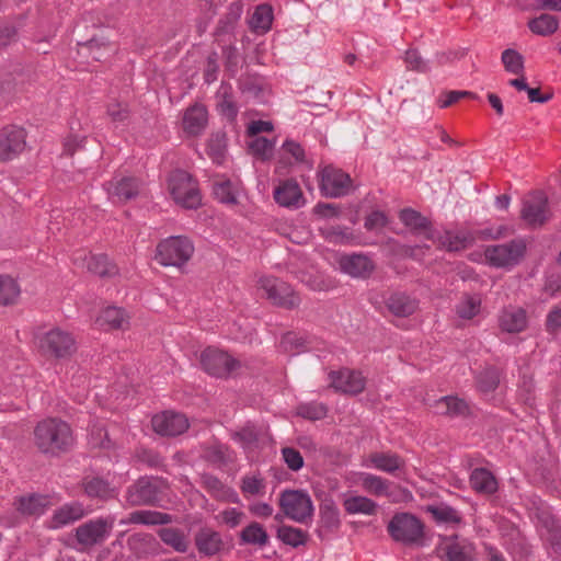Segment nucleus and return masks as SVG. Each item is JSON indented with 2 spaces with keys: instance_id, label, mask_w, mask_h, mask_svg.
Masks as SVG:
<instances>
[{
  "instance_id": "f257e3e1",
  "label": "nucleus",
  "mask_w": 561,
  "mask_h": 561,
  "mask_svg": "<svg viewBox=\"0 0 561 561\" xmlns=\"http://www.w3.org/2000/svg\"><path fill=\"white\" fill-rule=\"evenodd\" d=\"M33 440L41 454L51 457L69 451L75 445L71 426L59 417L39 421L34 427Z\"/></svg>"
},
{
  "instance_id": "f03ea898",
  "label": "nucleus",
  "mask_w": 561,
  "mask_h": 561,
  "mask_svg": "<svg viewBox=\"0 0 561 561\" xmlns=\"http://www.w3.org/2000/svg\"><path fill=\"white\" fill-rule=\"evenodd\" d=\"M36 344L43 356L55 359L70 358L77 351L73 334L58 327L38 334Z\"/></svg>"
},
{
  "instance_id": "7ed1b4c3",
  "label": "nucleus",
  "mask_w": 561,
  "mask_h": 561,
  "mask_svg": "<svg viewBox=\"0 0 561 561\" xmlns=\"http://www.w3.org/2000/svg\"><path fill=\"white\" fill-rule=\"evenodd\" d=\"M194 253L193 242L184 236H172L160 241L156 249V260L163 266L181 267Z\"/></svg>"
},
{
  "instance_id": "20e7f679",
  "label": "nucleus",
  "mask_w": 561,
  "mask_h": 561,
  "mask_svg": "<svg viewBox=\"0 0 561 561\" xmlns=\"http://www.w3.org/2000/svg\"><path fill=\"white\" fill-rule=\"evenodd\" d=\"M169 190L176 204L186 209H196L202 204L197 182L184 170H175L169 178Z\"/></svg>"
},
{
  "instance_id": "39448f33",
  "label": "nucleus",
  "mask_w": 561,
  "mask_h": 561,
  "mask_svg": "<svg viewBox=\"0 0 561 561\" xmlns=\"http://www.w3.org/2000/svg\"><path fill=\"white\" fill-rule=\"evenodd\" d=\"M526 250L525 240L517 238L506 243L488 245L484 250V256L490 266L511 270L519 264L526 254Z\"/></svg>"
},
{
  "instance_id": "423d86ee",
  "label": "nucleus",
  "mask_w": 561,
  "mask_h": 561,
  "mask_svg": "<svg viewBox=\"0 0 561 561\" xmlns=\"http://www.w3.org/2000/svg\"><path fill=\"white\" fill-rule=\"evenodd\" d=\"M259 290H261L262 296L268 299L273 305L285 309H295L301 301L299 295L293 287L277 277H261L259 279Z\"/></svg>"
},
{
  "instance_id": "0eeeda50",
  "label": "nucleus",
  "mask_w": 561,
  "mask_h": 561,
  "mask_svg": "<svg viewBox=\"0 0 561 561\" xmlns=\"http://www.w3.org/2000/svg\"><path fill=\"white\" fill-rule=\"evenodd\" d=\"M279 507L287 518L300 524L313 514L311 497L302 490H284L279 495Z\"/></svg>"
},
{
  "instance_id": "6e6552de",
  "label": "nucleus",
  "mask_w": 561,
  "mask_h": 561,
  "mask_svg": "<svg viewBox=\"0 0 561 561\" xmlns=\"http://www.w3.org/2000/svg\"><path fill=\"white\" fill-rule=\"evenodd\" d=\"M199 362L204 371L216 378H229L241 368L237 358L211 346L201 353Z\"/></svg>"
},
{
  "instance_id": "1a4fd4ad",
  "label": "nucleus",
  "mask_w": 561,
  "mask_h": 561,
  "mask_svg": "<svg viewBox=\"0 0 561 561\" xmlns=\"http://www.w3.org/2000/svg\"><path fill=\"white\" fill-rule=\"evenodd\" d=\"M388 533L396 540L405 545L419 543L424 536V525L412 514H396L388 524Z\"/></svg>"
},
{
  "instance_id": "9d476101",
  "label": "nucleus",
  "mask_w": 561,
  "mask_h": 561,
  "mask_svg": "<svg viewBox=\"0 0 561 561\" xmlns=\"http://www.w3.org/2000/svg\"><path fill=\"white\" fill-rule=\"evenodd\" d=\"M319 178V190L324 197L340 198L346 196L352 188L350 174L335 167H324Z\"/></svg>"
},
{
  "instance_id": "9b49d317",
  "label": "nucleus",
  "mask_w": 561,
  "mask_h": 561,
  "mask_svg": "<svg viewBox=\"0 0 561 561\" xmlns=\"http://www.w3.org/2000/svg\"><path fill=\"white\" fill-rule=\"evenodd\" d=\"M550 217L548 197L536 191L523 199L520 218L531 228L541 227Z\"/></svg>"
},
{
  "instance_id": "f8f14e48",
  "label": "nucleus",
  "mask_w": 561,
  "mask_h": 561,
  "mask_svg": "<svg viewBox=\"0 0 561 561\" xmlns=\"http://www.w3.org/2000/svg\"><path fill=\"white\" fill-rule=\"evenodd\" d=\"M26 147V131L16 125L0 129V161L7 162L19 157Z\"/></svg>"
},
{
  "instance_id": "ddd939ff",
  "label": "nucleus",
  "mask_w": 561,
  "mask_h": 561,
  "mask_svg": "<svg viewBox=\"0 0 561 561\" xmlns=\"http://www.w3.org/2000/svg\"><path fill=\"white\" fill-rule=\"evenodd\" d=\"M159 497L156 480L142 477L126 489L125 500L129 506L153 505Z\"/></svg>"
},
{
  "instance_id": "4468645a",
  "label": "nucleus",
  "mask_w": 561,
  "mask_h": 561,
  "mask_svg": "<svg viewBox=\"0 0 561 561\" xmlns=\"http://www.w3.org/2000/svg\"><path fill=\"white\" fill-rule=\"evenodd\" d=\"M151 424L157 434L168 437L179 436L190 427L188 419L185 414L171 410L153 415Z\"/></svg>"
},
{
  "instance_id": "2eb2a0df",
  "label": "nucleus",
  "mask_w": 561,
  "mask_h": 561,
  "mask_svg": "<svg viewBox=\"0 0 561 561\" xmlns=\"http://www.w3.org/2000/svg\"><path fill=\"white\" fill-rule=\"evenodd\" d=\"M103 186L114 204H124L134 199L141 191V182L134 176H114Z\"/></svg>"
},
{
  "instance_id": "dca6fc26",
  "label": "nucleus",
  "mask_w": 561,
  "mask_h": 561,
  "mask_svg": "<svg viewBox=\"0 0 561 561\" xmlns=\"http://www.w3.org/2000/svg\"><path fill=\"white\" fill-rule=\"evenodd\" d=\"M330 387L335 391L355 396L364 391L366 379L360 371L343 368L329 374Z\"/></svg>"
},
{
  "instance_id": "f3484780",
  "label": "nucleus",
  "mask_w": 561,
  "mask_h": 561,
  "mask_svg": "<svg viewBox=\"0 0 561 561\" xmlns=\"http://www.w3.org/2000/svg\"><path fill=\"white\" fill-rule=\"evenodd\" d=\"M427 240L438 244L439 248L449 252H457L473 245L477 237L473 231H450L446 230L444 233L428 232L425 234Z\"/></svg>"
},
{
  "instance_id": "a211bd4d",
  "label": "nucleus",
  "mask_w": 561,
  "mask_h": 561,
  "mask_svg": "<svg viewBox=\"0 0 561 561\" xmlns=\"http://www.w3.org/2000/svg\"><path fill=\"white\" fill-rule=\"evenodd\" d=\"M112 527L113 523L107 519H91L76 529V539L80 545L94 546L110 536Z\"/></svg>"
},
{
  "instance_id": "6ab92c4d",
  "label": "nucleus",
  "mask_w": 561,
  "mask_h": 561,
  "mask_svg": "<svg viewBox=\"0 0 561 561\" xmlns=\"http://www.w3.org/2000/svg\"><path fill=\"white\" fill-rule=\"evenodd\" d=\"M273 196L276 204L288 209H298L306 204L301 187L294 179L279 181L278 185L274 188Z\"/></svg>"
},
{
  "instance_id": "aec40b11",
  "label": "nucleus",
  "mask_w": 561,
  "mask_h": 561,
  "mask_svg": "<svg viewBox=\"0 0 561 561\" xmlns=\"http://www.w3.org/2000/svg\"><path fill=\"white\" fill-rule=\"evenodd\" d=\"M339 265L343 273L356 277L367 278L373 273L374 262L364 254H345L339 259Z\"/></svg>"
},
{
  "instance_id": "412c9836",
  "label": "nucleus",
  "mask_w": 561,
  "mask_h": 561,
  "mask_svg": "<svg viewBox=\"0 0 561 561\" xmlns=\"http://www.w3.org/2000/svg\"><path fill=\"white\" fill-rule=\"evenodd\" d=\"M195 546L199 554L211 558L224 548L221 535L208 527L201 528L194 537Z\"/></svg>"
},
{
  "instance_id": "4be33fe9",
  "label": "nucleus",
  "mask_w": 561,
  "mask_h": 561,
  "mask_svg": "<svg viewBox=\"0 0 561 561\" xmlns=\"http://www.w3.org/2000/svg\"><path fill=\"white\" fill-rule=\"evenodd\" d=\"M85 510L79 502L66 503L57 508L48 522V527L59 529L85 516Z\"/></svg>"
},
{
  "instance_id": "5701e85b",
  "label": "nucleus",
  "mask_w": 561,
  "mask_h": 561,
  "mask_svg": "<svg viewBox=\"0 0 561 561\" xmlns=\"http://www.w3.org/2000/svg\"><path fill=\"white\" fill-rule=\"evenodd\" d=\"M208 122V113L203 104L195 103L187 107L183 115V129L190 136L201 135Z\"/></svg>"
},
{
  "instance_id": "b1692460",
  "label": "nucleus",
  "mask_w": 561,
  "mask_h": 561,
  "mask_svg": "<svg viewBox=\"0 0 561 561\" xmlns=\"http://www.w3.org/2000/svg\"><path fill=\"white\" fill-rule=\"evenodd\" d=\"M85 495L90 499L107 501L117 495V490L104 478L87 476L81 482Z\"/></svg>"
},
{
  "instance_id": "393cba45",
  "label": "nucleus",
  "mask_w": 561,
  "mask_h": 561,
  "mask_svg": "<svg viewBox=\"0 0 561 561\" xmlns=\"http://www.w3.org/2000/svg\"><path fill=\"white\" fill-rule=\"evenodd\" d=\"M471 489L481 495H493L497 492L499 483L495 476L486 468H474L469 477Z\"/></svg>"
},
{
  "instance_id": "a878e982",
  "label": "nucleus",
  "mask_w": 561,
  "mask_h": 561,
  "mask_svg": "<svg viewBox=\"0 0 561 561\" xmlns=\"http://www.w3.org/2000/svg\"><path fill=\"white\" fill-rule=\"evenodd\" d=\"M95 323L103 330H124L129 324V317L123 308L110 306L101 311Z\"/></svg>"
},
{
  "instance_id": "bb28decb",
  "label": "nucleus",
  "mask_w": 561,
  "mask_h": 561,
  "mask_svg": "<svg viewBox=\"0 0 561 561\" xmlns=\"http://www.w3.org/2000/svg\"><path fill=\"white\" fill-rule=\"evenodd\" d=\"M173 522V518L170 514L159 512V511H149V510H139L131 512L126 518L121 520L122 525H146V526H156V525H168Z\"/></svg>"
},
{
  "instance_id": "cd10ccee",
  "label": "nucleus",
  "mask_w": 561,
  "mask_h": 561,
  "mask_svg": "<svg viewBox=\"0 0 561 561\" xmlns=\"http://www.w3.org/2000/svg\"><path fill=\"white\" fill-rule=\"evenodd\" d=\"M386 306L393 316L407 318L416 311L419 300L405 293L396 291L386 299Z\"/></svg>"
},
{
  "instance_id": "c85d7f7f",
  "label": "nucleus",
  "mask_w": 561,
  "mask_h": 561,
  "mask_svg": "<svg viewBox=\"0 0 561 561\" xmlns=\"http://www.w3.org/2000/svg\"><path fill=\"white\" fill-rule=\"evenodd\" d=\"M500 328L507 333H519L527 328V314L523 308L503 309L499 318Z\"/></svg>"
},
{
  "instance_id": "c756f323",
  "label": "nucleus",
  "mask_w": 561,
  "mask_h": 561,
  "mask_svg": "<svg viewBox=\"0 0 561 561\" xmlns=\"http://www.w3.org/2000/svg\"><path fill=\"white\" fill-rule=\"evenodd\" d=\"M216 102L218 112L229 122H233L239 113V108L233 95V89L229 83H221L217 93Z\"/></svg>"
},
{
  "instance_id": "7c9ffc66",
  "label": "nucleus",
  "mask_w": 561,
  "mask_h": 561,
  "mask_svg": "<svg viewBox=\"0 0 561 561\" xmlns=\"http://www.w3.org/2000/svg\"><path fill=\"white\" fill-rule=\"evenodd\" d=\"M368 461L375 469L394 474L397 471L405 467V461L396 453H373L369 455Z\"/></svg>"
},
{
  "instance_id": "2f4dec72",
  "label": "nucleus",
  "mask_w": 561,
  "mask_h": 561,
  "mask_svg": "<svg viewBox=\"0 0 561 561\" xmlns=\"http://www.w3.org/2000/svg\"><path fill=\"white\" fill-rule=\"evenodd\" d=\"M203 486L217 500L239 503L238 494L210 473L202 476Z\"/></svg>"
},
{
  "instance_id": "473e14b6",
  "label": "nucleus",
  "mask_w": 561,
  "mask_h": 561,
  "mask_svg": "<svg viewBox=\"0 0 561 561\" xmlns=\"http://www.w3.org/2000/svg\"><path fill=\"white\" fill-rule=\"evenodd\" d=\"M243 12V4L241 1L231 2L226 13L218 20L215 28V35L221 36L233 33L238 22L241 19Z\"/></svg>"
},
{
  "instance_id": "72a5a7b5",
  "label": "nucleus",
  "mask_w": 561,
  "mask_h": 561,
  "mask_svg": "<svg viewBox=\"0 0 561 561\" xmlns=\"http://www.w3.org/2000/svg\"><path fill=\"white\" fill-rule=\"evenodd\" d=\"M436 408L439 414L448 417L467 416L470 413L468 403L455 396H445L436 401Z\"/></svg>"
},
{
  "instance_id": "f704fd0d",
  "label": "nucleus",
  "mask_w": 561,
  "mask_h": 561,
  "mask_svg": "<svg viewBox=\"0 0 561 561\" xmlns=\"http://www.w3.org/2000/svg\"><path fill=\"white\" fill-rule=\"evenodd\" d=\"M50 499L46 495L32 494L22 496L18 502V510L22 514L39 516L50 506Z\"/></svg>"
},
{
  "instance_id": "c9c22d12",
  "label": "nucleus",
  "mask_w": 561,
  "mask_h": 561,
  "mask_svg": "<svg viewBox=\"0 0 561 561\" xmlns=\"http://www.w3.org/2000/svg\"><path fill=\"white\" fill-rule=\"evenodd\" d=\"M399 219L412 231H425L426 234L428 232H435L432 230L431 220L413 208L407 207L401 209L399 213Z\"/></svg>"
},
{
  "instance_id": "e433bc0d",
  "label": "nucleus",
  "mask_w": 561,
  "mask_h": 561,
  "mask_svg": "<svg viewBox=\"0 0 561 561\" xmlns=\"http://www.w3.org/2000/svg\"><path fill=\"white\" fill-rule=\"evenodd\" d=\"M87 268L100 277L110 278L118 274V267L105 254L89 255L87 257Z\"/></svg>"
},
{
  "instance_id": "4c0bfd02",
  "label": "nucleus",
  "mask_w": 561,
  "mask_h": 561,
  "mask_svg": "<svg viewBox=\"0 0 561 561\" xmlns=\"http://www.w3.org/2000/svg\"><path fill=\"white\" fill-rule=\"evenodd\" d=\"M158 536L164 545L171 547L176 552L184 553L190 547L186 535L179 528H160Z\"/></svg>"
},
{
  "instance_id": "58836bf2",
  "label": "nucleus",
  "mask_w": 561,
  "mask_h": 561,
  "mask_svg": "<svg viewBox=\"0 0 561 561\" xmlns=\"http://www.w3.org/2000/svg\"><path fill=\"white\" fill-rule=\"evenodd\" d=\"M344 510L347 514H363L375 515L377 513L378 504L362 495H351L343 501Z\"/></svg>"
},
{
  "instance_id": "ea45409f",
  "label": "nucleus",
  "mask_w": 561,
  "mask_h": 561,
  "mask_svg": "<svg viewBox=\"0 0 561 561\" xmlns=\"http://www.w3.org/2000/svg\"><path fill=\"white\" fill-rule=\"evenodd\" d=\"M273 19L272 5L267 3L259 4L250 20V27L255 33L264 34L271 30Z\"/></svg>"
},
{
  "instance_id": "a19ab883",
  "label": "nucleus",
  "mask_w": 561,
  "mask_h": 561,
  "mask_svg": "<svg viewBox=\"0 0 561 561\" xmlns=\"http://www.w3.org/2000/svg\"><path fill=\"white\" fill-rule=\"evenodd\" d=\"M527 25L534 34L549 36L558 30L559 20L554 15L542 13L539 16L529 20Z\"/></svg>"
},
{
  "instance_id": "79ce46f5",
  "label": "nucleus",
  "mask_w": 561,
  "mask_h": 561,
  "mask_svg": "<svg viewBox=\"0 0 561 561\" xmlns=\"http://www.w3.org/2000/svg\"><path fill=\"white\" fill-rule=\"evenodd\" d=\"M240 541L245 545L264 547L268 542V535L261 524L252 522L240 533Z\"/></svg>"
},
{
  "instance_id": "37998d69",
  "label": "nucleus",
  "mask_w": 561,
  "mask_h": 561,
  "mask_svg": "<svg viewBox=\"0 0 561 561\" xmlns=\"http://www.w3.org/2000/svg\"><path fill=\"white\" fill-rule=\"evenodd\" d=\"M363 489L376 496H382L387 494V491L392 486V482L373 473L364 472L359 477Z\"/></svg>"
},
{
  "instance_id": "c03bdc74",
  "label": "nucleus",
  "mask_w": 561,
  "mask_h": 561,
  "mask_svg": "<svg viewBox=\"0 0 561 561\" xmlns=\"http://www.w3.org/2000/svg\"><path fill=\"white\" fill-rule=\"evenodd\" d=\"M426 512H428L437 523L460 524L462 520L460 513L456 508L444 503L439 505H428Z\"/></svg>"
},
{
  "instance_id": "a18cd8bd",
  "label": "nucleus",
  "mask_w": 561,
  "mask_h": 561,
  "mask_svg": "<svg viewBox=\"0 0 561 561\" xmlns=\"http://www.w3.org/2000/svg\"><path fill=\"white\" fill-rule=\"evenodd\" d=\"M277 538L285 545L297 548L307 542L308 533L300 528L282 525L277 529Z\"/></svg>"
},
{
  "instance_id": "49530a36",
  "label": "nucleus",
  "mask_w": 561,
  "mask_h": 561,
  "mask_svg": "<svg viewBox=\"0 0 561 561\" xmlns=\"http://www.w3.org/2000/svg\"><path fill=\"white\" fill-rule=\"evenodd\" d=\"M20 293V286L14 278L9 275H0V306L15 304Z\"/></svg>"
},
{
  "instance_id": "de8ad7c7",
  "label": "nucleus",
  "mask_w": 561,
  "mask_h": 561,
  "mask_svg": "<svg viewBox=\"0 0 561 561\" xmlns=\"http://www.w3.org/2000/svg\"><path fill=\"white\" fill-rule=\"evenodd\" d=\"M206 152L213 162L221 164L226 153V135L222 133L211 134L207 141Z\"/></svg>"
},
{
  "instance_id": "09e8293b",
  "label": "nucleus",
  "mask_w": 561,
  "mask_h": 561,
  "mask_svg": "<svg viewBox=\"0 0 561 561\" xmlns=\"http://www.w3.org/2000/svg\"><path fill=\"white\" fill-rule=\"evenodd\" d=\"M213 194L215 198L222 204H237L236 191L230 180H221L214 182Z\"/></svg>"
},
{
  "instance_id": "8fccbe9b",
  "label": "nucleus",
  "mask_w": 561,
  "mask_h": 561,
  "mask_svg": "<svg viewBox=\"0 0 561 561\" xmlns=\"http://www.w3.org/2000/svg\"><path fill=\"white\" fill-rule=\"evenodd\" d=\"M481 307V299L478 296L465 295L456 307L459 318L470 320L476 317Z\"/></svg>"
},
{
  "instance_id": "3c124183",
  "label": "nucleus",
  "mask_w": 561,
  "mask_h": 561,
  "mask_svg": "<svg viewBox=\"0 0 561 561\" xmlns=\"http://www.w3.org/2000/svg\"><path fill=\"white\" fill-rule=\"evenodd\" d=\"M500 385V371L494 367L482 370L477 377V387L481 392L494 391Z\"/></svg>"
},
{
  "instance_id": "603ef678",
  "label": "nucleus",
  "mask_w": 561,
  "mask_h": 561,
  "mask_svg": "<svg viewBox=\"0 0 561 561\" xmlns=\"http://www.w3.org/2000/svg\"><path fill=\"white\" fill-rule=\"evenodd\" d=\"M297 414L307 420L318 421L327 416L328 408L321 402L301 403L297 407Z\"/></svg>"
},
{
  "instance_id": "864d4df0",
  "label": "nucleus",
  "mask_w": 561,
  "mask_h": 561,
  "mask_svg": "<svg viewBox=\"0 0 561 561\" xmlns=\"http://www.w3.org/2000/svg\"><path fill=\"white\" fill-rule=\"evenodd\" d=\"M207 458L214 463L226 465L234 460V453L229 446L217 443L208 448Z\"/></svg>"
},
{
  "instance_id": "5fc2aeb1",
  "label": "nucleus",
  "mask_w": 561,
  "mask_h": 561,
  "mask_svg": "<svg viewBox=\"0 0 561 561\" xmlns=\"http://www.w3.org/2000/svg\"><path fill=\"white\" fill-rule=\"evenodd\" d=\"M502 62L507 72L522 75L524 72V58L515 49L507 48L502 53Z\"/></svg>"
},
{
  "instance_id": "6e6d98bb",
  "label": "nucleus",
  "mask_w": 561,
  "mask_h": 561,
  "mask_svg": "<svg viewBox=\"0 0 561 561\" xmlns=\"http://www.w3.org/2000/svg\"><path fill=\"white\" fill-rule=\"evenodd\" d=\"M280 454L284 462L291 471H298L304 467V457L299 450L293 447H283Z\"/></svg>"
},
{
  "instance_id": "4d7b16f0",
  "label": "nucleus",
  "mask_w": 561,
  "mask_h": 561,
  "mask_svg": "<svg viewBox=\"0 0 561 561\" xmlns=\"http://www.w3.org/2000/svg\"><path fill=\"white\" fill-rule=\"evenodd\" d=\"M440 551L447 561H469L462 546L456 541H450L440 547Z\"/></svg>"
},
{
  "instance_id": "13d9d810",
  "label": "nucleus",
  "mask_w": 561,
  "mask_h": 561,
  "mask_svg": "<svg viewBox=\"0 0 561 561\" xmlns=\"http://www.w3.org/2000/svg\"><path fill=\"white\" fill-rule=\"evenodd\" d=\"M404 61L409 70L417 72H427L430 70L427 62L416 49H408L405 51Z\"/></svg>"
},
{
  "instance_id": "bf43d9fd",
  "label": "nucleus",
  "mask_w": 561,
  "mask_h": 561,
  "mask_svg": "<svg viewBox=\"0 0 561 561\" xmlns=\"http://www.w3.org/2000/svg\"><path fill=\"white\" fill-rule=\"evenodd\" d=\"M320 522L327 529H336L341 523L339 511L334 506L321 507Z\"/></svg>"
},
{
  "instance_id": "052dcab7",
  "label": "nucleus",
  "mask_w": 561,
  "mask_h": 561,
  "mask_svg": "<svg viewBox=\"0 0 561 561\" xmlns=\"http://www.w3.org/2000/svg\"><path fill=\"white\" fill-rule=\"evenodd\" d=\"M274 142L265 137H256L250 144V149L255 156L267 159L272 156Z\"/></svg>"
},
{
  "instance_id": "680f3d73",
  "label": "nucleus",
  "mask_w": 561,
  "mask_h": 561,
  "mask_svg": "<svg viewBox=\"0 0 561 561\" xmlns=\"http://www.w3.org/2000/svg\"><path fill=\"white\" fill-rule=\"evenodd\" d=\"M18 39V28L14 24L3 22L0 24V50L15 43Z\"/></svg>"
},
{
  "instance_id": "e2e57ef3",
  "label": "nucleus",
  "mask_w": 561,
  "mask_h": 561,
  "mask_svg": "<svg viewBox=\"0 0 561 561\" xmlns=\"http://www.w3.org/2000/svg\"><path fill=\"white\" fill-rule=\"evenodd\" d=\"M387 224L388 218L386 214L380 210H375L365 218L364 227L368 231H377L385 228Z\"/></svg>"
},
{
  "instance_id": "0e129e2a",
  "label": "nucleus",
  "mask_w": 561,
  "mask_h": 561,
  "mask_svg": "<svg viewBox=\"0 0 561 561\" xmlns=\"http://www.w3.org/2000/svg\"><path fill=\"white\" fill-rule=\"evenodd\" d=\"M107 115L115 123H124L129 118V108L127 104L113 102L107 106Z\"/></svg>"
},
{
  "instance_id": "69168bd1",
  "label": "nucleus",
  "mask_w": 561,
  "mask_h": 561,
  "mask_svg": "<svg viewBox=\"0 0 561 561\" xmlns=\"http://www.w3.org/2000/svg\"><path fill=\"white\" fill-rule=\"evenodd\" d=\"M234 439L240 442L243 447H249L259 440V433L252 425H247L234 434Z\"/></svg>"
},
{
  "instance_id": "338daca9",
  "label": "nucleus",
  "mask_w": 561,
  "mask_h": 561,
  "mask_svg": "<svg viewBox=\"0 0 561 561\" xmlns=\"http://www.w3.org/2000/svg\"><path fill=\"white\" fill-rule=\"evenodd\" d=\"M264 490L263 480L256 477H244L241 483V491L244 494L257 495Z\"/></svg>"
},
{
  "instance_id": "774afa93",
  "label": "nucleus",
  "mask_w": 561,
  "mask_h": 561,
  "mask_svg": "<svg viewBox=\"0 0 561 561\" xmlns=\"http://www.w3.org/2000/svg\"><path fill=\"white\" fill-rule=\"evenodd\" d=\"M546 328L550 333H557L561 331V308L553 307L546 319Z\"/></svg>"
}]
</instances>
